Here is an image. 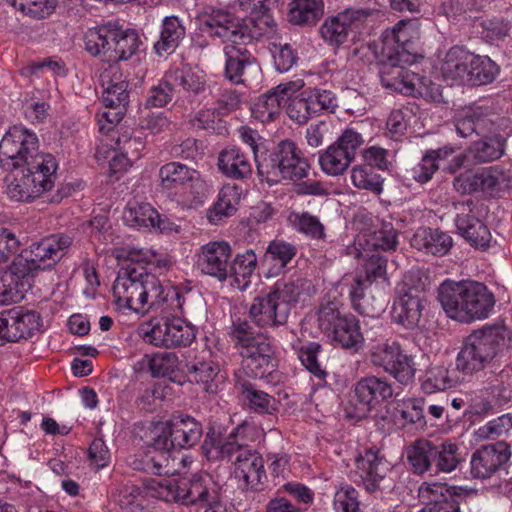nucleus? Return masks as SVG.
I'll return each instance as SVG.
<instances>
[{
	"mask_svg": "<svg viewBox=\"0 0 512 512\" xmlns=\"http://www.w3.org/2000/svg\"><path fill=\"white\" fill-rule=\"evenodd\" d=\"M72 238L53 234L30 245L0 275V304L20 302L31 288L38 270L54 267L72 245Z\"/></svg>",
	"mask_w": 512,
	"mask_h": 512,
	"instance_id": "obj_1",
	"label": "nucleus"
},
{
	"mask_svg": "<svg viewBox=\"0 0 512 512\" xmlns=\"http://www.w3.org/2000/svg\"><path fill=\"white\" fill-rule=\"evenodd\" d=\"M438 298L447 315L462 322L487 318L495 303L485 285L450 279L440 285Z\"/></svg>",
	"mask_w": 512,
	"mask_h": 512,
	"instance_id": "obj_2",
	"label": "nucleus"
},
{
	"mask_svg": "<svg viewBox=\"0 0 512 512\" xmlns=\"http://www.w3.org/2000/svg\"><path fill=\"white\" fill-rule=\"evenodd\" d=\"M511 341L505 326H485L474 330L462 343L455 359V368L465 376L484 370Z\"/></svg>",
	"mask_w": 512,
	"mask_h": 512,
	"instance_id": "obj_3",
	"label": "nucleus"
},
{
	"mask_svg": "<svg viewBox=\"0 0 512 512\" xmlns=\"http://www.w3.org/2000/svg\"><path fill=\"white\" fill-rule=\"evenodd\" d=\"M380 81L384 88L401 94L420 97L428 101L438 102L441 90L438 84L429 78L420 76L401 65V51L390 47L381 48Z\"/></svg>",
	"mask_w": 512,
	"mask_h": 512,
	"instance_id": "obj_4",
	"label": "nucleus"
},
{
	"mask_svg": "<svg viewBox=\"0 0 512 512\" xmlns=\"http://www.w3.org/2000/svg\"><path fill=\"white\" fill-rule=\"evenodd\" d=\"M7 178V195L15 201L28 202L49 192L55 185L58 163L50 153H40Z\"/></svg>",
	"mask_w": 512,
	"mask_h": 512,
	"instance_id": "obj_5",
	"label": "nucleus"
},
{
	"mask_svg": "<svg viewBox=\"0 0 512 512\" xmlns=\"http://www.w3.org/2000/svg\"><path fill=\"white\" fill-rule=\"evenodd\" d=\"M301 290L300 280L277 281L272 289L253 299L249 308L251 320L260 328L285 324Z\"/></svg>",
	"mask_w": 512,
	"mask_h": 512,
	"instance_id": "obj_6",
	"label": "nucleus"
},
{
	"mask_svg": "<svg viewBox=\"0 0 512 512\" xmlns=\"http://www.w3.org/2000/svg\"><path fill=\"white\" fill-rule=\"evenodd\" d=\"M309 164L291 140H282L257 161L258 175L270 186L282 180H300L307 176Z\"/></svg>",
	"mask_w": 512,
	"mask_h": 512,
	"instance_id": "obj_7",
	"label": "nucleus"
},
{
	"mask_svg": "<svg viewBox=\"0 0 512 512\" xmlns=\"http://www.w3.org/2000/svg\"><path fill=\"white\" fill-rule=\"evenodd\" d=\"M373 327L375 332L371 335L367 332V339L371 341L368 353L371 364L382 368L401 384L412 382L416 372L412 356L406 354L398 342L385 339L379 320Z\"/></svg>",
	"mask_w": 512,
	"mask_h": 512,
	"instance_id": "obj_8",
	"label": "nucleus"
},
{
	"mask_svg": "<svg viewBox=\"0 0 512 512\" xmlns=\"http://www.w3.org/2000/svg\"><path fill=\"white\" fill-rule=\"evenodd\" d=\"M317 316L319 329L334 346L353 350L361 347L364 337L359 320L352 314L341 313L339 302L322 303Z\"/></svg>",
	"mask_w": 512,
	"mask_h": 512,
	"instance_id": "obj_9",
	"label": "nucleus"
},
{
	"mask_svg": "<svg viewBox=\"0 0 512 512\" xmlns=\"http://www.w3.org/2000/svg\"><path fill=\"white\" fill-rule=\"evenodd\" d=\"M147 496L165 502L183 505L210 504V493L206 480L201 476L191 479H149L144 484Z\"/></svg>",
	"mask_w": 512,
	"mask_h": 512,
	"instance_id": "obj_10",
	"label": "nucleus"
},
{
	"mask_svg": "<svg viewBox=\"0 0 512 512\" xmlns=\"http://www.w3.org/2000/svg\"><path fill=\"white\" fill-rule=\"evenodd\" d=\"M39 140L35 132L23 125H14L0 142V166L13 171L39 155Z\"/></svg>",
	"mask_w": 512,
	"mask_h": 512,
	"instance_id": "obj_11",
	"label": "nucleus"
},
{
	"mask_svg": "<svg viewBox=\"0 0 512 512\" xmlns=\"http://www.w3.org/2000/svg\"><path fill=\"white\" fill-rule=\"evenodd\" d=\"M186 295L181 293L165 279H160L153 273L144 270L141 291L140 314L150 310L162 312H184Z\"/></svg>",
	"mask_w": 512,
	"mask_h": 512,
	"instance_id": "obj_12",
	"label": "nucleus"
},
{
	"mask_svg": "<svg viewBox=\"0 0 512 512\" xmlns=\"http://www.w3.org/2000/svg\"><path fill=\"white\" fill-rule=\"evenodd\" d=\"M197 20L204 33L224 43L246 44L252 39L248 27L224 9L205 6L199 11Z\"/></svg>",
	"mask_w": 512,
	"mask_h": 512,
	"instance_id": "obj_13",
	"label": "nucleus"
},
{
	"mask_svg": "<svg viewBox=\"0 0 512 512\" xmlns=\"http://www.w3.org/2000/svg\"><path fill=\"white\" fill-rule=\"evenodd\" d=\"M159 177L164 189H181L189 193L181 200L187 207H197L204 202L207 185L197 170L179 162H170L160 168Z\"/></svg>",
	"mask_w": 512,
	"mask_h": 512,
	"instance_id": "obj_14",
	"label": "nucleus"
},
{
	"mask_svg": "<svg viewBox=\"0 0 512 512\" xmlns=\"http://www.w3.org/2000/svg\"><path fill=\"white\" fill-rule=\"evenodd\" d=\"M393 394V385L385 377H363L354 386V395L346 408L347 416L361 420L371 410L390 400Z\"/></svg>",
	"mask_w": 512,
	"mask_h": 512,
	"instance_id": "obj_15",
	"label": "nucleus"
},
{
	"mask_svg": "<svg viewBox=\"0 0 512 512\" xmlns=\"http://www.w3.org/2000/svg\"><path fill=\"white\" fill-rule=\"evenodd\" d=\"M426 285L418 272L407 273L399 287V297L394 302L393 318L406 328L417 327L424 309Z\"/></svg>",
	"mask_w": 512,
	"mask_h": 512,
	"instance_id": "obj_16",
	"label": "nucleus"
},
{
	"mask_svg": "<svg viewBox=\"0 0 512 512\" xmlns=\"http://www.w3.org/2000/svg\"><path fill=\"white\" fill-rule=\"evenodd\" d=\"M185 313L184 309L183 313L176 311L171 312V316H163L147 335L149 341L156 346L167 348L189 346L196 338V330L194 326L182 319L181 316Z\"/></svg>",
	"mask_w": 512,
	"mask_h": 512,
	"instance_id": "obj_17",
	"label": "nucleus"
},
{
	"mask_svg": "<svg viewBox=\"0 0 512 512\" xmlns=\"http://www.w3.org/2000/svg\"><path fill=\"white\" fill-rule=\"evenodd\" d=\"M195 265L203 274L225 282L230 276L232 247L224 240L209 241L196 253Z\"/></svg>",
	"mask_w": 512,
	"mask_h": 512,
	"instance_id": "obj_18",
	"label": "nucleus"
},
{
	"mask_svg": "<svg viewBox=\"0 0 512 512\" xmlns=\"http://www.w3.org/2000/svg\"><path fill=\"white\" fill-rule=\"evenodd\" d=\"M145 267L128 264L118 271L112 293L120 308L140 313L141 291Z\"/></svg>",
	"mask_w": 512,
	"mask_h": 512,
	"instance_id": "obj_19",
	"label": "nucleus"
},
{
	"mask_svg": "<svg viewBox=\"0 0 512 512\" xmlns=\"http://www.w3.org/2000/svg\"><path fill=\"white\" fill-rule=\"evenodd\" d=\"M369 15L364 9H345L323 22L320 27L321 37L327 44L339 47L346 42L350 32L360 30Z\"/></svg>",
	"mask_w": 512,
	"mask_h": 512,
	"instance_id": "obj_20",
	"label": "nucleus"
},
{
	"mask_svg": "<svg viewBox=\"0 0 512 512\" xmlns=\"http://www.w3.org/2000/svg\"><path fill=\"white\" fill-rule=\"evenodd\" d=\"M472 201L460 202L456 205L459 211L455 218L458 233L474 248L487 250L491 247L493 238L489 228L475 215Z\"/></svg>",
	"mask_w": 512,
	"mask_h": 512,
	"instance_id": "obj_21",
	"label": "nucleus"
},
{
	"mask_svg": "<svg viewBox=\"0 0 512 512\" xmlns=\"http://www.w3.org/2000/svg\"><path fill=\"white\" fill-rule=\"evenodd\" d=\"M510 457V446L504 441L483 445L472 454L471 474L478 479L490 478Z\"/></svg>",
	"mask_w": 512,
	"mask_h": 512,
	"instance_id": "obj_22",
	"label": "nucleus"
},
{
	"mask_svg": "<svg viewBox=\"0 0 512 512\" xmlns=\"http://www.w3.org/2000/svg\"><path fill=\"white\" fill-rule=\"evenodd\" d=\"M7 342H18L33 337L40 332L42 322L40 314L33 310L16 307L3 312Z\"/></svg>",
	"mask_w": 512,
	"mask_h": 512,
	"instance_id": "obj_23",
	"label": "nucleus"
},
{
	"mask_svg": "<svg viewBox=\"0 0 512 512\" xmlns=\"http://www.w3.org/2000/svg\"><path fill=\"white\" fill-rule=\"evenodd\" d=\"M234 475L242 487L260 490L266 480L264 460L255 449L244 450L233 461Z\"/></svg>",
	"mask_w": 512,
	"mask_h": 512,
	"instance_id": "obj_24",
	"label": "nucleus"
},
{
	"mask_svg": "<svg viewBox=\"0 0 512 512\" xmlns=\"http://www.w3.org/2000/svg\"><path fill=\"white\" fill-rule=\"evenodd\" d=\"M239 355L242 358L243 371L252 378H263L276 367L273 347L266 338L245 349Z\"/></svg>",
	"mask_w": 512,
	"mask_h": 512,
	"instance_id": "obj_25",
	"label": "nucleus"
},
{
	"mask_svg": "<svg viewBox=\"0 0 512 512\" xmlns=\"http://www.w3.org/2000/svg\"><path fill=\"white\" fill-rule=\"evenodd\" d=\"M473 59L474 54L462 47L450 48L440 67L444 80L450 85H466Z\"/></svg>",
	"mask_w": 512,
	"mask_h": 512,
	"instance_id": "obj_26",
	"label": "nucleus"
},
{
	"mask_svg": "<svg viewBox=\"0 0 512 512\" xmlns=\"http://www.w3.org/2000/svg\"><path fill=\"white\" fill-rule=\"evenodd\" d=\"M357 472L367 491L381 488L380 483L391 470V465L377 451L368 450L356 461Z\"/></svg>",
	"mask_w": 512,
	"mask_h": 512,
	"instance_id": "obj_27",
	"label": "nucleus"
},
{
	"mask_svg": "<svg viewBox=\"0 0 512 512\" xmlns=\"http://www.w3.org/2000/svg\"><path fill=\"white\" fill-rule=\"evenodd\" d=\"M418 496L425 505L419 512H460L457 500L444 484L423 483Z\"/></svg>",
	"mask_w": 512,
	"mask_h": 512,
	"instance_id": "obj_28",
	"label": "nucleus"
},
{
	"mask_svg": "<svg viewBox=\"0 0 512 512\" xmlns=\"http://www.w3.org/2000/svg\"><path fill=\"white\" fill-rule=\"evenodd\" d=\"M187 462L184 456L172 455L170 449L148 450L142 464L136 465L135 468L155 475H174L180 472L181 467H186Z\"/></svg>",
	"mask_w": 512,
	"mask_h": 512,
	"instance_id": "obj_29",
	"label": "nucleus"
},
{
	"mask_svg": "<svg viewBox=\"0 0 512 512\" xmlns=\"http://www.w3.org/2000/svg\"><path fill=\"white\" fill-rule=\"evenodd\" d=\"M243 44L230 43L224 47L226 57L225 76L234 84L245 83L246 70L256 68L254 57L242 46Z\"/></svg>",
	"mask_w": 512,
	"mask_h": 512,
	"instance_id": "obj_30",
	"label": "nucleus"
},
{
	"mask_svg": "<svg viewBox=\"0 0 512 512\" xmlns=\"http://www.w3.org/2000/svg\"><path fill=\"white\" fill-rule=\"evenodd\" d=\"M187 369L191 380L200 385L206 393L216 394L226 384V373L212 360L191 364Z\"/></svg>",
	"mask_w": 512,
	"mask_h": 512,
	"instance_id": "obj_31",
	"label": "nucleus"
},
{
	"mask_svg": "<svg viewBox=\"0 0 512 512\" xmlns=\"http://www.w3.org/2000/svg\"><path fill=\"white\" fill-rule=\"evenodd\" d=\"M465 192H483L493 195L506 181V174L499 166H490L459 179Z\"/></svg>",
	"mask_w": 512,
	"mask_h": 512,
	"instance_id": "obj_32",
	"label": "nucleus"
},
{
	"mask_svg": "<svg viewBox=\"0 0 512 512\" xmlns=\"http://www.w3.org/2000/svg\"><path fill=\"white\" fill-rule=\"evenodd\" d=\"M420 24L416 18L402 19L391 29H386L382 34V47L400 50L401 56H405L411 42L418 39Z\"/></svg>",
	"mask_w": 512,
	"mask_h": 512,
	"instance_id": "obj_33",
	"label": "nucleus"
},
{
	"mask_svg": "<svg viewBox=\"0 0 512 512\" xmlns=\"http://www.w3.org/2000/svg\"><path fill=\"white\" fill-rule=\"evenodd\" d=\"M452 244L453 240L449 234L431 228H419L411 239L412 247L435 256L447 254Z\"/></svg>",
	"mask_w": 512,
	"mask_h": 512,
	"instance_id": "obj_34",
	"label": "nucleus"
},
{
	"mask_svg": "<svg viewBox=\"0 0 512 512\" xmlns=\"http://www.w3.org/2000/svg\"><path fill=\"white\" fill-rule=\"evenodd\" d=\"M185 34V26L177 16H166L161 23L159 40L154 44L155 53L160 57L172 54Z\"/></svg>",
	"mask_w": 512,
	"mask_h": 512,
	"instance_id": "obj_35",
	"label": "nucleus"
},
{
	"mask_svg": "<svg viewBox=\"0 0 512 512\" xmlns=\"http://www.w3.org/2000/svg\"><path fill=\"white\" fill-rule=\"evenodd\" d=\"M101 85L103 87L102 101L106 107L115 108L121 104H125L128 100V83L122 79L116 67H110L100 76Z\"/></svg>",
	"mask_w": 512,
	"mask_h": 512,
	"instance_id": "obj_36",
	"label": "nucleus"
},
{
	"mask_svg": "<svg viewBox=\"0 0 512 512\" xmlns=\"http://www.w3.org/2000/svg\"><path fill=\"white\" fill-rule=\"evenodd\" d=\"M123 219L127 225L135 228L169 229V223L149 203L130 204L124 211Z\"/></svg>",
	"mask_w": 512,
	"mask_h": 512,
	"instance_id": "obj_37",
	"label": "nucleus"
},
{
	"mask_svg": "<svg viewBox=\"0 0 512 512\" xmlns=\"http://www.w3.org/2000/svg\"><path fill=\"white\" fill-rule=\"evenodd\" d=\"M219 170L229 178L245 179L252 174V164L249 158L238 147L222 150L218 157Z\"/></svg>",
	"mask_w": 512,
	"mask_h": 512,
	"instance_id": "obj_38",
	"label": "nucleus"
},
{
	"mask_svg": "<svg viewBox=\"0 0 512 512\" xmlns=\"http://www.w3.org/2000/svg\"><path fill=\"white\" fill-rule=\"evenodd\" d=\"M290 347L301 364L320 382H325L327 372L318 361V355L322 350V346L317 342L303 341L293 334Z\"/></svg>",
	"mask_w": 512,
	"mask_h": 512,
	"instance_id": "obj_39",
	"label": "nucleus"
},
{
	"mask_svg": "<svg viewBox=\"0 0 512 512\" xmlns=\"http://www.w3.org/2000/svg\"><path fill=\"white\" fill-rule=\"evenodd\" d=\"M176 448H190L196 445L202 436V426L190 416L174 417L169 422Z\"/></svg>",
	"mask_w": 512,
	"mask_h": 512,
	"instance_id": "obj_40",
	"label": "nucleus"
},
{
	"mask_svg": "<svg viewBox=\"0 0 512 512\" xmlns=\"http://www.w3.org/2000/svg\"><path fill=\"white\" fill-rule=\"evenodd\" d=\"M242 190L235 184L224 185L218 193L217 201L209 210L210 223L218 224L223 218L233 215L241 198Z\"/></svg>",
	"mask_w": 512,
	"mask_h": 512,
	"instance_id": "obj_41",
	"label": "nucleus"
},
{
	"mask_svg": "<svg viewBox=\"0 0 512 512\" xmlns=\"http://www.w3.org/2000/svg\"><path fill=\"white\" fill-rule=\"evenodd\" d=\"M203 448L207 456L212 453V449H216L217 453L222 458H227L228 460H232V458L235 460L244 450L251 449L247 444L242 443L236 438L233 432H230L225 438H222L221 435L214 430L207 433Z\"/></svg>",
	"mask_w": 512,
	"mask_h": 512,
	"instance_id": "obj_42",
	"label": "nucleus"
},
{
	"mask_svg": "<svg viewBox=\"0 0 512 512\" xmlns=\"http://www.w3.org/2000/svg\"><path fill=\"white\" fill-rule=\"evenodd\" d=\"M235 388L249 407L257 413H270L274 410L275 400L268 393L259 390L256 386L241 376L236 378Z\"/></svg>",
	"mask_w": 512,
	"mask_h": 512,
	"instance_id": "obj_43",
	"label": "nucleus"
},
{
	"mask_svg": "<svg viewBox=\"0 0 512 512\" xmlns=\"http://www.w3.org/2000/svg\"><path fill=\"white\" fill-rule=\"evenodd\" d=\"M434 446L427 439H418L407 447V461L414 473L421 475L434 470Z\"/></svg>",
	"mask_w": 512,
	"mask_h": 512,
	"instance_id": "obj_44",
	"label": "nucleus"
},
{
	"mask_svg": "<svg viewBox=\"0 0 512 512\" xmlns=\"http://www.w3.org/2000/svg\"><path fill=\"white\" fill-rule=\"evenodd\" d=\"M110 62H118L131 58L139 49V35L131 29L123 30L113 27Z\"/></svg>",
	"mask_w": 512,
	"mask_h": 512,
	"instance_id": "obj_45",
	"label": "nucleus"
},
{
	"mask_svg": "<svg viewBox=\"0 0 512 512\" xmlns=\"http://www.w3.org/2000/svg\"><path fill=\"white\" fill-rule=\"evenodd\" d=\"M256 267L257 256L253 250L237 254L232 261L230 260L229 278L233 279L232 285L241 291L246 290L251 283V277Z\"/></svg>",
	"mask_w": 512,
	"mask_h": 512,
	"instance_id": "obj_46",
	"label": "nucleus"
},
{
	"mask_svg": "<svg viewBox=\"0 0 512 512\" xmlns=\"http://www.w3.org/2000/svg\"><path fill=\"white\" fill-rule=\"evenodd\" d=\"M505 147L506 139L501 134L495 133L474 142L469 148V153L476 163H487L501 158Z\"/></svg>",
	"mask_w": 512,
	"mask_h": 512,
	"instance_id": "obj_47",
	"label": "nucleus"
},
{
	"mask_svg": "<svg viewBox=\"0 0 512 512\" xmlns=\"http://www.w3.org/2000/svg\"><path fill=\"white\" fill-rule=\"evenodd\" d=\"M113 26L106 25L90 28L84 35L85 50L91 56H103L110 62Z\"/></svg>",
	"mask_w": 512,
	"mask_h": 512,
	"instance_id": "obj_48",
	"label": "nucleus"
},
{
	"mask_svg": "<svg viewBox=\"0 0 512 512\" xmlns=\"http://www.w3.org/2000/svg\"><path fill=\"white\" fill-rule=\"evenodd\" d=\"M371 283L363 278L362 275H358L354 278V281L349 290V296L351 299L352 307L358 313L374 318L376 314L382 311V306L375 303H370L367 298L368 290L371 287Z\"/></svg>",
	"mask_w": 512,
	"mask_h": 512,
	"instance_id": "obj_49",
	"label": "nucleus"
},
{
	"mask_svg": "<svg viewBox=\"0 0 512 512\" xmlns=\"http://www.w3.org/2000/svg\"><path fill=\"white\" fill-rule=\"evenodd\" d=\"M435 473H451L463 461L459 446L448 440L434 446Z\"/></svg>",
	"mask_w": 512,
	"mask_h": 512,
	"instance_id": "obj_50",
	"label": "nucleus"
},
{
	"mask_svg": "<svg viewBox=\"0 0 512 512\" xmlns=\"http://www.w3.org/2000/svg\"><path fill=\"white\" fill-rule=\"evenodd\" d=\"M169 83L174 90L199 94L205 89V81L202 76L194 73L189 67L171 69L166 73Z\"/></svg>",
	"mask_w": 512,
	"mask_h": 512,
	"instance_id": "obj_51",
	"label": "nucleus"
},
{
	"mask_svg": "<svg viewBox=\"0 0 512 512\" xmlns=\"http://www.w3.org/2000/svg\"><path fill=\"white\" fill-rule=\"evenodd\" d=\"M321 170L328 176H340L345 173L353 160L335 144H331L319 155Z\"/></svg>",
	"mask_w": 512,
	"mask_h": 512,
	"instance_id": "obj_52",
	"label": "nucleus"
},
{
	"mask_svg": "<svg viewBox=\"0 0 512 512\" xmlns=\"http://www.w3.org/2000/svg\"><path fill=\"white\" fill-rule=\"evenodd\" d=\"M350 179L357 189L367 190L376 195L383 191V177L368 165L357 164L353 166L350 171Z\"/></svg>",
	"mask_w": 512,
	"mask_h": 512,
	"instance_id": "obj_53",
	"label": "nucleus"
},
{
	"mask_svg": "<svg viewBox=\"0 0 512 512\" xmlns=\"http://www.w3.org/2000/svg\"><path fill=\"white\" fill-rule=\"evenodd\" d=\"M322 14V0H293L290 3L289 19L294 24L314 23Z\"/></svg>",
	"mask_w": 512,
	"mask_h": 512,
	"instance_id": "obj_54",
	"label": "nucleus"
},
{
	"mask_svg": "<svg viewBox=\"0 0 512 512\" xmlns=\"http://www.w3.org/2000/svg\"><path fill=\"white\" fill-rule=\"evenodd\" d=\"M488 124L489 120L481 109L466 110L455 119L456 132L462 138H467L474 133H483Z\"/></svg>",
	"mask_w": 512,
	"mask_h": 512,
	"instance_id": "obj_55",
	"label": "nucleus"
},
{
	"mask_svg": "<svg viewBox=\"0 0 512 512\" xmlns=\"http://www.w3.org/2000/svg\"><path fill=\"white\" fill-rule=\"evenodd\" d=\"M472 65L469 66L468 86H480L491 83L498 74L497 65L489 57L474 54Z\"/></svg>",
	"mask_w": 512,
	"mask_h": 512,
	"instance_id": "obj_56",
	"label": "nucleus"
},
{
	"mask_svg": "<svg viewBox=\"0 0 512 512\" xmlns=\"http://www.w3.org/2000/svg\"><path fill=\"white\" fill-rule=\"evenodd\" d=\"M229 336L238 353H241L264 338L262 335L255 332L247 320L240 318L233 320Z\"/></svg>",
	"mask_w": 512,
	"mask_h": 512,
	"instance_id": "obj_57",
	"label": "nucleus"
},
{
	"mask_svg": "<svg viewBox=\"0 0 512 512\" xmlns=\"http://www.w3.org/2000/svg\"><path fill=\"white\" fill-rule=\"evenodd\" d=\"M455 384V379L450 376L449 369L445 365H435L426 371L421 387L425 393L432 394L450 389Z\"/></svg>",
	"mask_w": 512,
	"mask_h": 512,
	"instance_id": "obj_58",
	"label": "nucleus"
},
{
	"mask_svg": "<svg viewBox=\"0 0 512 512\" xmlns=\"http://www.w3.org/2000/svg\"><path fill=\"white\" fill-rule=\"evenodd\" d=\"M288 220L298 232L312 239H322L325 236L324 225L318 217L308 212H292Z\"/></svg>",
	"mask_w": 512,
	"mask_h": 512,
	"instance_id": "obj_59",
	"label": "nucleus"
},
{
	"mask_svg": "<svg viewBox=\"0 0 512 512\" xmlns=\"http://www.w3.org/2000/svg\"><path fill=\"white\" fill-rule=\"evenodd\" d=\"M364 250L395 251L398 246V231L391 224H383L366 239Z\"/></svg>",
	"mask_w": 512,
	"mask_h": 512,
	"instance_id": "obj_60",
	"label": "nucleus"
},
{
	"mask_svg": "<svg viewBox=\"0 0 512 512\" xmlns=\"http://www.w3.org/2000/svg\"><path fill=\"white\" fill-rule=\"evenodd\" d=\"M305 91L314 115L323 112L335 113L338 108V98L333 91L324 88H309Z\"/></svg>",
	"mask_w": 512,
	"mask_h": 512,
	"instance_id": "obj_61",
	"label": "nucleus"
},
{
	"mask_svg": "<svg viewBox=\"0 0 512 512\" xmlns=\"http://www.w3.org/2000/svg\"><path fill=\"white\" fill-rule=\"evenodd\" d=\"M268 257L274 262V274H279L296 255V248L283 240H273L267 248Z\"/></svg>",
	"mask_w": 512,
	"mask_h": 512,
	"instance_id": "obj_62",
	"label": "nucleus"
},
{
	"mask_svg": "<svg viewBox=\"0 0 512 512\" xmlns=\"http://www.w3.org/2000/svg\"><path fill=\"white\" fill-rule=\"evenodd\" d=\"M178 357L173 352H159L149 360V369L155 377L172 378L178 369Z\"/></svg>",
	"mask_w": 512,
	"mask_h": 512,
	"instance_id": "obj_63",
	"label": "nucleus"
},
{
	"mask_svg": "<svg viewBox=\"0 0 512 512\" xmlns=\"http://www.w3.org/2000/svg\"><path fill=\"white\" fill-rule=\"evenodd\" d=\"M334 512H360V501L357 490L350 485L340 486L333 498Z\"/></svg>",
	"mask_w": 512,
	"mask_h": 512,
	"instance_id": "obj_64",
	"label": "nucleus"
}]
</instances>
